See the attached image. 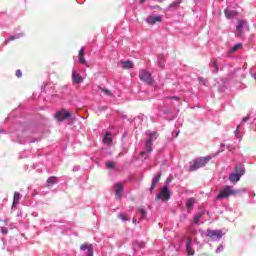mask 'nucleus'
<instances>
[{"mask_svg":"<svg viewBox=\"0 0 256 256\" xmlns=\"http://www.w3.org/2000/svg\"><path fill=\"white\" fill-rule=\"evenodd\" d=\"M19 119H21V111L19 109L13 110L5 119V123L10 122L12 123V126L9 128V131L0 129V133H9L14 138V141H16V143H20V145H25V143H35L36 141H39L37 138H29V135L37 133V127L33 124L22 122Z\"/></svg>","mask_w":256,"mask_h":256,"instance_id":"f257e3e1","label":"nucleus"},{"mask_svg":"<svg viewBox=\"0 0 256 256\" xmlns=\"http://www.w3.org/2000/svg\"><path fill=\"white\" fill-rule=\"evenodd\" d=\"M211 159H213L211 156L195 158L190 162L189 171H198V169L205 167Z\"/></svg>","mask_w":256,"mask_h":256,"instance_id":"f03ea898","label":"nucleus"},{"mask_svg":"<svg viewBox=\"0 0 256 256\" xmlns=\"http://www.w3.org/2000/svg\"><path fill=\"white\" fill-rule=\"evenodd\" d=\"M171 199V188L164 185L163 188H160L159 192L156 194V201H162V203H167Z\"/></svg>","mask_w":256,"mask_h":256,"instance_id":"7ed1b4c3","label":"nucleus"},{"mask_svg":"<svg viewBox=\"0 0 256 256\" xmlns=\"http://www.w3.org/2000/svg\"><path fill=\"white\" fill-rule=\"evenodd\" d=\"M158 111V117H164L166 121H173L177 117L175 114H173V111H171V108L168 106H159Z\"/></svg>","mask_w":256,"mask_h":256,"instance_id":"20e7f679","label":"nucleus"},{"mask_svg":"<svg viewBox=\"0 0 256 256\" xmlns=\"http://www.w3.org/2000/svg\"><path fill=\"white\" fill-rule=\"evenodd\" d=\"M201 232V235H205L206 237H209L212 241H221L223 238V231L216 229V230H211L208 229L206 232L203 230H199Z\"/></svg>","mask_w":256,"mask_h":256,"instance_id":"39448f33","label":"nucleus"},{"mask_svg":"<svg viewBox=\"0 0 256 256\" xmlns=\"http://www.w3.org/2000/svg\"><path fill=\"white\" fill-rule=\"evenodd\" d=\"M139 79L146 85H153V83H155V79L153 78V75L151 74V72L145 69H141L139 71Z\"/></svg>","mask_w":256,"mask_h":256,"instance_id":"423d86ee","label":"nucleus"},{"mask_svg":"<svg viewBox=\"0 0 256 256\" xmlns=\"http://www.w3.org/2000/svg\"><path fill=\"white\" fill-rule=\"evenodd\" d=\"M229 197H233V186L225 185L221 188L220 192L216 196V199H229Z\"/></svg>","mask_w":256,"mask_h":256,"instance_id":"0eeeda50","label":"nucleus"},{"mask_svg":"<svg viewBox=\"0 0 256 256\" xmlns=\"http://www.w3.org/2000/svg\"><path fill=\"white\" fill-rule=\"evenodd\" d=\"M54 117L57 121H60V122L65 121L66 119H71V112H69L65 109H62V110L56 112Z\"/></svg>","mask_w":256,"mask_h":256,"instance_id":"6e6552de","label":"nucleus"},{"mask_svg":"<svg viewBox=\"0 0 256 256\" xmlns=\"http://www.w3.org/2000/svg\"><path fill=\"white\" fill-rule=\"evenodd\" d=\"M243 28L249 29V23L246 20H238L236 25L238 37H241V35H243Z\"/></svg>","mask_w":256,"mask_h":256,"instance_id":"1a4fd4ad","label":"nucleus"},{"mask_svg":"<svg viewBox=\"0 0 256 256\" xmlns=\"http://www.w3.org/2000/svg\"><path fill=\"white\" fill-rule=\"evenodd\" d=\"M163 175V173L161 172V169L153 176L152 178V183L150 186V193H153V191L155 190V187L157 186V183H159V181H161V176Z\"/></svg>","mask_w":256,"mask_h":256,"instance_id":"9d476101","label":"nucleus"},{"mask_svg":"<svg viewBox=\"0 0 256 256\" xmlns=\"http://www.w3.org/2000/svg\"><path fill=\"white\" fill-rule=\"evenodd\" d=\"M145 21L148 25H155V23H161V21H163V17L161 15H150Z\"/></svg>","mask_w":256,"mask_h":256,"instance_id":"9b49d317","label":"nucleus"},{"mask_svg":"<svg viewBox=\"0 0 256 256\" xmlns=\"http://www.w3.org/2000/svg\"><path fill=\"white\" fill-rule=\"evenodd\" d=\"M144 149L146 152L145 151L140 152V157H143L144 155H146V153L148 155H150V153H153V142L146 140V142L144 144Z\"/></svg>","mask_w":256,"mask_h":256,"instance_id":"f8f14e48","label":"nucleus"},{"mask_svg":"<svg viewBox=\"0 0 256 256\" xmlns=\"http://www.w3.org/2000/svg\"><path fill=\"white\" fill-rule=\"evenodd\" d=\"M245 165L242 162H237L236 165L234 166V173H237L241 177L245 175Z\"/></svg>","mask_w":256,"mask_h":256,"instance_id":"ddd939ff","label":"nucleus"},{"mask_svg":"<svg viewBox=\"0 0 256 256\" xmlns=\"http://www.w3.org/2000/svg\"><path fill=\"white\" fill-rule=\"evenodd\" d=\"M114 189H115V197L116 199H121L122 195H123V183L118 182L116 184H114Z\"/></svg>","mask_w":256,"mask_h":256,"instance_id":"4468645a","label":"nucleus"},{"mask_svg":"<svg viewBox=\"0 0 256 256\" xmlns=\"http://www.w3.org/2000/svg\"><path fill=\"white\" fill-rule=\"evenodd\" d=\"M203 215H205V211L195 214L190 223H194V225H203V222H201V219H203Z\"/></svg>","mask_w":256,"mask_h":256,"instance_id":"2eb2a0df","label":"nucleus"},{"mask_svg":"<svg viewBox=\"0 0 256 256\" xmlns=\"http://www.w3.org/2000/svg\"><path fill=\"white\" fill-rule=\"evenodd\" d=\"M21 37H25V33L21 32V33H16L14 35H11L7 39H5L2 45L5 46L8 43H11V41H15L16 39H21Z\"/></svg>","mask_w":256,"mask_h":256,"instance_id":"dca6fc26","label":"nucleus"},{"mask_svg":"<svg viewBox=\"0 0 256 256\" xmlns=\"http://www.w3.org/2000/svg\"><path fill=\"white\" fill-rule=\"evenodd\" d=\"M80 250H81V251H87V252H86V255H87V256H94V255H93V252H94L93 244H82V245L80 246Z\"/></svg>","mask_w":256,"mask_h":256,"instance_id":"f3484780","label":"nucleus"},{"mask_svg":"<svg viewBox=\"0 0 256 256\" xmlns=\"http://www.w3.org/2000/svg\"><path fill=\"white\" fill-rule=\"evenodd\" d=\"M224 15L227 19H235V17H237V15H239V13L237 12V10H232V9L226 8L224 10Z\"/></svg>","mask_w":256,"mask_h":256,"instance_id":"a211bd4d","label":"nucleus"},{"mask_svg":"<svg viewBox=\"0 0 256 256\" xmlns=\"http://www.w3.org/2000/svg\"><path fill=\"white\" fill-rule=\"evenodd\" d=\"M247 191H249V188L235 189L232 186V197H240V195H243V194L247 193Z\"/></svg>","mask_w":256,"mask_h":256,"instance_id":"6ab92c4d","label":"nucleus"},{"mask_svg":"<svg viewBox=\"0 0 256 256\" xmlns=\"http://www.w3.org/2000/svg\"><path fill=\"white\" fill-rule=\"evenodd\" d=\"M241 174H238L236 172H232L230 173L228 179L230 181V183H239V181H241Z\"/></svg>","mask_w":256,"mask_h":256,"instance_id":"aec40b11","label":"nucleus"},{"mask_svg":"<svg viewBox=\"0 0 256 256\" xmlns=\"http://www.w3.org/2000/svg\"><path fill=\"white\" fill-rule=\"evenodd\" d=\"M72 81L79 85V83H83V77L81 74L77 73L75 70L72 71Z\"/></svg>","mask_w":256,"mask_h":256,"instance_id":"412c9836","label":"nucleus"},{"mask_svg":"<svg viewBox=\"0 0 256 256\" xmlns=\"http://www.w3.org/2000/svg\"><path fill=\"white\" fill-rule=\"evenodd\" d=\"M59 183V178L57 176H50L46 180V187H53V185H57Z\"/></svg>","mask_w":256,"mask_h":256,"instance_id":"4be33fe9","label":"nucleus"},{"mask_svg":"<svg viewBox=\"0 0 256 256\" xmlns=\"http://www.w3.org/2000/svg\"><path fill=\"white\" fill-rule=\"evenodd\" d=\"M104 145H113V138L111 137V132H106L103 136Z\"/></svg>","mask_w":256,"mask_h":256,"instance_id":"5701e85b","label":"nucleus"},{"mask_svg":"<svg viewBox=\"0 0 256 256\" xmlns=\"http://www.w3.org/2000/svg\"><path fill=\"white\" fill-rule=\"evenodd\" d=\"M209 67L212 71V73H219V64L217 63V60H211L209 63Z\"/></svg>","mask_w":256,"mask_h":256,"instance_id":"b1692460","label":"nucleus"},{"mask_svg":"<svg viewBox=\"0 0 256 256\" xmlns=\"http://www.w3.org/2000/svg\"><path fill=\"white\" fill-rule=\"evenodd\" d=\"M192 245L193 241L191 240V238H189L186 242V251L188 255H195V250H193Z\"/></svg>","mask_w":256,"mask_h":256,"instance_id":"393cba45","label":"nucleus"},{"mask_svg":"<svg viewBox=\"0 0 256 256\" xmlns=\"http://www.w3.org/2000/svg\"><path fill=\"white\" fill-rule=\"evenodd\" d=\"M19 201H21V193L15 192L13 197V202H12V209H15V207L19 205Z\"/></svg>","mask_w":256,"mask_h":256,"instance_id":"a878e982","label":"nucleus"},{"mask_svg":"<svg viewBox=\"0 0 256 256\" xmlns=\"http://www.w3.org/2000/svg\"><path fill=\"white\" fill-rule=\"evenodd\" d=\"M179 5H181V0H176L167 7V11H177Z\"/></svg>","mask_w":256,"mask_h":256,"instance_id":"bb28decb","label":"nucleus"},{"mask_svg":"<svg viewBox=\"0 0 256 256\" xmlns=\"http://www.w3.org/2000/svg\"><path fill=\"white\" fill-rule=\"evenodd\" d=\"M157 137H159L157 132H148V138L146 139V141H150V143H153V141H157Z\"/></svg>","mask_w":256,"mask_h":256,"instance_id":"cd10ccee","label":"nucleus"},{"mask_svg":"<svg viewBox=\"0 0 256 256\" xmlns=\"http://www.w3.org/2000/svg\"><path fill=\"white\" fill-rule=\"evenodd\" d=\"M144 247H145V242L134 241L132 243V248L134 251H137V249H144Z\"/></svg>","mask_w":256,"mask_h":256,"instance_id":"c85d7f7f","label":"nucleus"},{"mask_svg":"<svg viewBox=\"0 0 256 256\" xmlns=\"http://www.w3.org/2000/svg\"><path fill=\"white\" fill-rule=\"evenodd\" d=\"M122 67L123 69H133V67H135V64H133V61L131 60H126L122 62Z\"/></svg>","mask_w":256,"mask_h":256,"instance_id":"c756f323","label":"nucleus"},{"mask_svg":"<svg viewBox=\"0 0 256 256\" xmlns=\"http://www.w3.org/2000/svg\"><path fill=\"white\" fill-rule=\"evenodd\" d=\"M157 61H158L159 67H161V69H163V67H165V56H163L162 54H159Z\"/></svg>","mask_w":256,"mask_h":256,"instance_id":"7c9ffc66","label":"nucleus"},{"mask_svg":"<svg viewBox=\"0 0 256 256\" xmlns=\"http://www.w3.org/2000/svg\"><path fill=\"white\" fill-rule=\"evenodd\" d=\"M195 205V198H189L187 201H186V208L187 210L189 211L190 209H193V206Z\"/></svg>","mask_w":256,"mask_h":256,"instance_id":"2f4dec72","label":"nucleus"},{"mask_svg":"<svg viewBox=\"0 0 256 256\" xmlns=\"http://www.w3.org/2000/svg\"><path fill=\"white\" fill-rule=\"evenodd\" d=\"M247 193L250 198L249 203L250 204L255 203V200H254L255 199V191L248 189Z\"/></svg>","mask_w":256,"mask_h":256,"instance_id":"473e14b6","label":"nucleus"},{"mask_svg":"<svg viewBox=\"0 0 256 256\" xmlns=\"http://www.w3.org/2000/svg\"><path fill=\"white\" fill-rule=\"evenodd\" d=\"M241 47H243V44H241V43H236L232 48H230V49L228 50V53L233 54V53H235V51H237V49H239V48H241Z\"/></svg>","mask_w":256,"mask_h":256,"instance_id":"72a5a7b5","label":"nucleus"},{"mask_svg":"<svg viewBox=\"0 0 256 256\" xmlns=\"http://www.w3.org/2000/svg\"><path fill=\"white\" fill-rule=\"evenodd\" d=\"M138 212L140 214L141 219H147V210L145 208H139Z\"/></svg>","mask_w":256,"mask_h":256,"instance_id":"f704fd0d","label":"nucleus"},{"mask_svg":"<svg viewBox=\"0 0 256 256\" xmlns=\"http://www.w3.org/2000/svg\"><path fill=\"white\" fill-rule=\"evenodd\" d=\"M239 129H241V125H238L237 127H236V130L234 131V135H235V137H237V139H240L241 140V134H239Z\"/></svg>","mask_w":256,"mask_h":256,"instance_id":"c9c22d12","label":"nucleus"},{"mask_svg":"<svg viewBox=\"0 0 256 256\" xmlns=\"http://www.w3.org/2000/svg\"><path fill=\"white\" fill-rule=\"evenodd\" d=\"M107 169H115V162L108 161L106 162Z\"/></svg>","mask_w":256,"mask_h":256,"instance_id":"e433bc0d","label":"nucleus"},{"mask_svg":"<svg viewBox=\"0 0 256 256\" xmlns=\"http://www.w3.org/2000/svg\"><path fill=\"white\" fill-rule=\"evenodd\" d=\"M118 217L121 221H129V218L124 213L119 214Z\"/></svg>","mask_w":256,"mask_h":256,"instance_id":"4c0bfd02","label":"nucleus"},{"mask_svg":"<svg viewBox=\"0 0 256 256\" xmlns=\"http://www.w3.org/2000/svg\"><path fill=\"white\" fill-rule=\"evenodd\" d=\"M78 60L81 65H85V63H87V61L85 60V56H78Z\"/></svg>","mask_w":256,"mask_h":256,"instance_id":"58836bf2","label":"nucleus"},{"mask_svg":"<svg viewBox=\"0 0 256 256\" xmlns=\"http://www.w3.org/2000/svg\"><path fill=\"white\" fill-rule=\"evenodd\" d=\"M171 181H173V176H172V175H170V176L166 179L164 185H166L167 187H169V183H171Z\"/></svg>","mask_w":256,"mask_h":256,"instance_id":"ea45409f","label":"nucleus"},{"mask_svg":"<svg viewBox=\"0 0 256 256\" xmlns=\"http://www.w3.org/2000/svg\"><path fill=\"white\" fill-rule=\"evenodd\" d=\"M0 231L2 235H7V233H9V229H7V227H0Z\"/></svg>","mask_w":256,"mask_h":256,"instance_id":"a19ab883","label":"nucleus"},{"mask_svg":"<svg viewBox=\"0 0 256 256\" xmlns=\"http://www.w3.org/2000/svg\"><path fill=\"white\" fill-rule=\"evenodd\" d=\"M223 249H224V246L223 244H220L217 249H216V253H223Z\"/></svg>","mask_w":256,"mask_h":256,"instance_id":"79ce46f5","label":"nucleus"},{"mask_svg":"<svg viewBox=\"0 0 256 256\" xmlns=\"http://www.w3.org/2000/svg\"><path fill=\"white\" fill-rule=\"evenodd\" d=\"M85 56V47H82L79 51L78 57Z\"/></svg>","mask_w":256,"mask_h":256,"instance_id":"37998d69","label":"nucleus"},{"mask_svg":"<svg viewBox=\"0 0 256 256\" xmlns=\"http://www.w3.org/2000/svg\"><path fill=\"white\" fill-rule=\"evenodd\" d=\"M15 75L18 77V79H20V77H23V72L21 70H16Z\"/></svg>","mask_w":256,"mask_h":256,"instance_id":"c03bdc74","label":"nucleus"},{"mask_svg":"<svg viewBox=\"0 0 256 256\" xmlns=\"http://www.w3.org/2000/svg\"><path fill=\"white\" fill-rule=\"evenodd\" d=\"M198 81H199V83H201L204 86L207 85V82L205 81V78H203V77H199Z\"/></svg>","mask_w":256,"mask_h":256,"instance_id":"a18cd8bd","label":"nucleus"},{"mask_svg":"<svg viewBox=\"0 0 256 256\" xmlns=\"http://www.w3.org/2000/svg\"><path fill=\"white\" fill-rule=\"evenodd\" d=\"M101 91H103V93H105V95H111V90L109 89H105V88H101Z\"/></svg>","mask_w":256,"mask_h":256,"instance_id":"49530a36","label":"nucleus"},{"mask_svg":"<svg viewBox=\"0 0 256 256\" xmlns=\"http://www.w3.org/2000/svg\"><path fill=\"white\" fill-rule=\"evenodd\" d=\"M223 151H225V144L222 143V144L220 145V150H218L217 154L223 153Z\"/></svg>","mask_w":256,"mask_h":256,"instance_id":"de8ad7c7","label":"nucleus"},{"mask_svg":"<svg viewBox=\"0 0 256 256\" xmlns=\"http://www.w3.org/2000/svg\"><path fill=\"white\" fill-rule=\"evenodd\" d=\"M249 119H250V116H249V114H248L247 116H245V117L242 119V123H247Z\"/></svg>","mask_w":256,"mask_h":256,"instance_id":"09e8293b","label":"nucleus"},{"mask_svg":"<svg viewBox=\"0 0 256 256\" xmlns=\"http://www.w3.org/2000/svg\"><path fill=\"white\" fill-rule=\"evenodd\" d=\"M27 157V154L25 152H21L19 155V159H25Z\"/></svg>","mask_w":256,"mask_h":256,"instance_id":"8fccbe9b","label":"nucleus"},{"mask_svg":"<svg viewBox=\"0 0 256 256\" xmlns=\"http://www.w3.org/2000/svg\"><path fill=\"white\" fill-rule=\"evenodd\" d=\"M179 133H180L179 130L173 131V132H172V135H173L174 137H179Z\"/></svg>","mask_w":256,"mask_h":256,"instance_id":"3c124183","label":"nucleus"},{"mask_svg":"<svg viewBox=\"0 0 256 256\" xmlns=\"http://www.w3.org/2000/svg\"><path fill=\"white\" fill-rule=\"evenodd\" d=\"M80 169H81V167H80V166H74V167H73V169H72V171H74V172H75V171H79Z\"/></svg>","mask_w":256,"mask_h":256,"instance_id":"603ef678","label":"nucleus"},{"mask_svg":"<svg viewBox=\"0 0 256 256\" xmlns=\"http://www.w3.org/2000/svg\"><path fill=\"white\" fill-rule=\"evenodd\" d=\"M170 99H173L174 101H179V97H177V96H172V97H170Z\"/></svg>","mask_w":256,"mask_h":256,"instance_id":"864d4df0","label":"nucleus"},{"mask_svg":"<svg viewBox=\"0 0 256 256\" xmlns=\"http://www.w3.org/2000/svg\"><path fill=\"white\" fill-rule=\"evenodd\" d=\"M3 222L5 223V225H8L9 219H4Z\"/></svg>","mask_w":256,"mask_h":256,"instance_id":"5fc2aeb1","label":"nucleus"},{"mask_svg":"<svg viewBox=\"0 0 256 256\" xmlns=\"http://www.w3.org/2000/svg\"><path fill=\"white\" fill-rule=\"evenodd\" d=\"M194 243H195L196 245H199V241L197 240V238H194Z\"/></svg>","mask_w":256,"mask_h":256,"instance_id":"6e6d98bb","label":"nucleus"},{"mask_svg":"<svg viewBox=\"0 0 256 256\" xmlns=\"http://www.w3.org/2000/svg\"><path fill=\"white\" fill-rule=\"evenodd\" d=\"M32 216H33V217H37V212H33V213H32Z\"/></svg>","mask_w":256,"mask_h":256,"instance_id":"4d7b16f0","label":"nucleus"},{"mask_svg":"<svg viewBox=\"0 0 256 256\" xmlns=\"http://www.w3.org/2000/svg\"><path fill=\"white\" fill-rule=\"evenodd\" d=\"M127 135V133H124L123 135H122V138L123 139H125V136Z\"/></svg>","mask_w":256,"mask_h":256,"instance_id":"13d9d810","label":"nucleus"},{"mask_svg":"<svg viewBox=\"0 0 256 256\" xmlns=\"http://www.w3.org/2000/svg\"><path fill=\"white\" fill-rule=\"evenodd\" d=\"M133 223H137V219L133 218Z\"/></svg>","mask_w":256,"mask_h":256,"instance_id":"bf43d9fd","label":"nucleus"},{"mask_svg":"<svg viewBox=\"0 0 256 256\" xmlns=\"http://www.w3.org/2000/svg\"><path fill=\"white\" fill-rule=\"evenodd\" d=\"M227 149H229V151H231V147L230 146H227Z\"/></svg>","mask_w":256,"mask_h":256,"instance_id":"052dcab7","label":"nucleus"},{"mask_svg":"<svg viewBox=\"0 0 256 256\" xmlns=\"http://www.w3.org/2000/svg\"><path fill=\"white\" fill-rule=\"evenodd\" d=\"M183 218H184V219H187V215H184Z\"/></svg>","mask_w":256,"mask_h":256,"instance_id":"680f3d73","label":"nucleus"},{"mask_svg":"<svg viewBox=\"0 0 256 256\" xmlns=\"http://www.w3.org/2000/svg\"><path fill=\"white\" fill-rule=\"evenodd\" d=\"M254 79H255V81H256V73L254 74Z\"/></svg>","mask_w":256,"mask_h":256,"instance_id":"e2e57ef3","label":"nucleus"}]
</instances>
